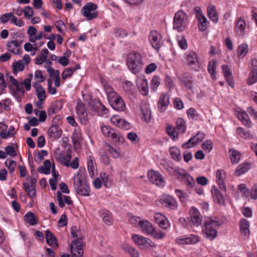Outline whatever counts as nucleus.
Returning a JSON list of instances; mask_svg holds the SVG:
<instances>
[{
    "label": "nucleus",
    "mask_w": 257,
    "mask_h": 257,
    "mask_svg": "<svg viewBox=\"0 0 257 257\" xmlns=\"http://www.w3.org/2000/svg\"><path fill=\"white\" fill-rule=\"evenodd\" d=\"M97 6L93 3H87L81 9V13L88 21L96 18L98 13L96 11Z\"/></svg>",
    "instance_id": "7"
},
{
    "label": "nucleus",
    "mask_w": 257,
    "mask_h": 257,
    "mask_svg": "<svg viewBox=\"0 0 257 257\" xmlns=\"http://www.w3.org/2000/svg\"><path fill=\"white\" fill-rule=\"evenodd\" d=\"M71 252L73 257L82 256L83 250L81 239H77L72 242L71 245Z\"/></svg>",
    "instance_id": "11"
},
{
    "label": "nucleus",
    "mask_w": 257,
    "mask_h": 257,
    "mask_svg": "<svg viewBox=\"0 0 257 257\" xmlns=\"http://www.w3.org/2000/svg\"><path fill=\"white\" fill-rule=\"evenodd\" d=\"M108 101L111 107L118 111H123L125 103L122 98L116 92L111 93L108 95Z\"/></svg>",
    "instance_id": "6"
},
{
    "label": "nucleus",
    "mask_w": 257,
    "mask_h": 257,
    "mask_svg": "<svg viewBox=\"0 0 257 257\" xmlns=\"http://www.w3.org/2000/svg\"><path fill=\"white\" fill-rule=\"evenodd\" d=\"M207 15L209 19L214 23L218 21V16L216 7L210 4L207 7Z\"/></svg>",
    "instance_id": "25"
},
{
    "label": "nucleus",
    "mask_w": 257,
    "mask_h": 257,
    "mask_svg": "<svg viewBox=\"0 0 257 257\" xmlns=\"http://www.w3.org/2000/svg\"><path fill=\"white\" fill-rule=\"evenodd\" d=\"M166 133L173 140L175 141L178 139L177 133L172 125H168L166 127Z\"/></svg>",
    "instance_id": "55"
},
{
    "label": "nucleus",
    "mask_w": 257,
    "mask_h": 257,
    "mask_svg": "<svg viewBox=\"0 0 257 257\" xmlns=\"http://www.w3.org/2000/svg\"><path fill=\"white\" fill-rule=\"evenodd\" d=\"M45 236L46 242L50 246L55 247L58 246L57 239L51 231L46 230L45 232Z\"/></svg>",
    "instance_id": "37"
},
{
    "label": "nucleus",
    "mask_w": 257,
    "mask_h": 257,
    "mask_svg": "<svg viewBox=\"0 0 257 257\" xmlns=\"http://www.w3.org/2000/svg\"><path fill=\"white\" fill-rule=\"evenodd\" d=\"M22 43L21 41L19 42L17 40H12L8 43L7 46L9 51L15 55H19L22 54Z\"/></svg>",
    "instance_id": "18"
},
{
    "label": "nucleus",
    "mask_w": 257,
    "mask_h": 257,
    "mask_svg": "<svg viewBox=\"0 0 257 257\" xmlns=\"http://www.w3.org/2000/svg\"><path fill=\"white\" fill-rule=\"evenodd\" d=\"M25 68L23 60H20L13 64V73L17 74L18 71H22Z\"/></svg>",
    "instance_id": "49"
},
{
    "label": "nucleus",
    "mask_w": 257,
    "mask_h": 257,
    "mask_svg": "<svg viewBox=\"0 0 257 257\" xmlns=\"http://www.w3.org/2000/svg\"><path fill=\"white\" fill-rule=\"evenodd\" d=\"M183 180H184L186 186L188 188H192L195 184L193 178L188 173L185 175Z\"/></svg>",
    "instance_id": "58"
},
{
    "label": "nucleus",
    "mask_w": 257,
    "mask_h": 257,
    "mask_svg": "<svg viewBox=\"0 0 257 257\" xmlns=\"http://www.w3.org/2000/svg\"><path fill=\"white\" fill-rule=\"evenodd\" d=\"M173 173L176 174L177 179L183 180L185 175L187 173L183 169L176 167Z\"/></svg>",
    "instance_id": "61"
},
{
    "label": "nucleus",
    "mask_w": 257,
    "mask_h": 257,
    "mask_svg": "<svg viewBox=\"0 0 257 257\" xmlns=\"http://www.w3.org/2000/svg\"><path fill=\"white\" fill-rule=\"evenodd\" d=\"M102 134L106 137L110 138L115 143H122L124 138L118 133L109 126L101 123L100 125Z\"/></svg>",
    "instance_id": "5"
},
{
    "label": "nucleus",
    "mask_w": 257,
    "mask_h": 257,
    "mask_svg": "<svg viewBox=\"0 0 257 257\" xmlns=\"http://www.w3.org/2000/svg\"><path fill=\"white\" fill-rule=\"evenodd\" d=\"M212 193L213 197L215 198L217 202L220 204H224L225 203V199L223 194L217 189H214L212 190Z\"/></svg>",
    "instance_id": "46"
},
{
    "label": "nucleus",
    "mask_w": 257,
    "mask_h": 257,
    "mask_svg": "<svg viewBox=\"0 0 257 257\" xmlns=\"http://www.w3.org/2000/svg\"><path fill=\"white\" fill-rule=\"evenodd\" d=\"M148 178L150 182L159 186H164L165 181L163 176L157 171L151 170L148 172Z\"/></svg>",
    "instance_id": "13"
},
{
    "label": "nucleus",
    "mask_w": 257,
    "mask_h": 257,
    "mask_svg": "<svg viewBox=\"0 0 257 257\" xmlns=\"http://www.w3.org/2000/svg\"><path fill=\"white\" fill-rule=\"evenodd\" d=\"M126 64L132 73L135 74L139 73L144 66L142 55L137 52H130L126 59Z\"/></svg>",
    "instance_id": "1"
},
{
    "label": "nucleus",
    "mask_w": 257,
    "mask_h": 257,
    "mask_svg": "<svg viewBox=\"0 0 257 257\" xmlns=\"http://www.w3.org/2000/svg\"><path fill=\"white\" fill-rule=\"evenodd\" d=\"M256 63L257 60L256 59L252 60L251 65L253 68L247 79V83L248 85H252L257 81V69L256 68Z\"/></svg>",
    "instance_id": "23"
},
{
    "label": "nucleus",
    "mask_w": 257,
    "mask_h": 257,
    "mask_svg": "<svg viewBox=\"0 0 257 257\" xmlns=\"http://www.w3.org/2000/svg\"><path fill=\"white\" fill-rule=\"evenodd\" d=\"M178 44L183 50H186L187 48L188 45L185 38L182 36H179L177 37Z\"/></svg>",
    "instance_id": "64"
},
{
    "label": "nucleus",
    "mask_w": 257,
    "mask_h": 257,
    "mask_svg": "<svg viewBox=\"0 0 257 257\" xmlns=\"http://www.w3.org/2000/svg\"><path fill=\"white\" fill-rule=\"evenodd\" d=\"M189 220L194 226H198L201 225L202 217L199 210L194 207H192L190 208Z\"/></svg>",
    "instance_id": "14"
},
{
    "label": "nucleus",
    "mask_w": 257,
    "mask_h": 257,
    "mask_svg": "<svg viewBox=\"0 0 257 257\" xmlns=\"http://www.w3.org/2000/svg\"><path fill=\"white\" fill-rule=\"evenodd\" d=\"M149 38L152 47L156 50L159 49L161 46V35L157 31H152L150 33Z\"/></svg>",
    "instance_id": "16"
},
{
    "label": "nucleus",
    "mask_w": 257,
    "mask_h": 257,
    "mask_svg": "<svg viewBox=\"0 0 257 257\" xmlns=\"http://www.w3.org/2000/svg\"><path fill=\"white\" fill-rule=\"evenodd\" d=\"M10 80L11 83L14 85L17 91L21 92L23 95L25 93V90L23 87H21L20 83L16 80L13 76L10 77Z\"/></svg>",
    "instance_id": "60"
},
{
    "label": "nucleus",
    "mask_w": 257,
    "mask_h": 257,
    "mask_svg": "<svg viewBox=\"0 0 257 257\" xmlns=\"http://www.w3.org/2000/svg\"><path fill=\"white\" fill-rule=\"evenodd\" d=\"M204 137L205 135L203 133L199 132L196 135L192 137L191 139H193V142L196 146L204 139Z\"/></svg>",
    "instance_id": "63"
},
{
    "label": "nucleus",
    "mask_w": 257,
    "mask_h": 257,
    "mask_svg": "<svg viewBox=\"0 0 257 257\" xmlns=\"http://www.w3.org/2000/svg\"><path fill=\"white\" fill-rule=\"evenodd\" d=\"M72 139L74 143H76L82 141L81 130L79 127H75L72 136Z\"/></svg>",
    "instance_id": "48"
},
{
    "label": "nucleus",
    "mask_w": 257,
    "mask_h": 257,
    "mask_svg": "<svg viewBox=\"0 0 257 257\" xmlns=\"http://www.w3.org/2000/svg\"><path fill=\"white\" fill-rule=\"evenodd\" d=\"M24 220L31 225L37 223V220L33 213L29 212L24 216Z\"/></svg>",
    "instance_id": "47"
},
{
    "label": "nucleus",
    "mask_w": 257,
    "mask_h": 257,
    "mask_svg": "<svg viewBox=\"0 0 257 257\" xmlns=\"http://www.w3.org/2000/svg\"><path fill=\"white\" fill-rule=\"evenodd\" d=\"M160 84V78L158 76H154L151 81L150 88L152 91L155 92Z\"/></svg>",
    "instance_id": "51"
},
{
    "label": "nucleus",
    "mask_w": 257,
    "mask_h": 257,
    "mask_svg": "<svg viewBox=\"0 0 257 257\" xmlns=\"http://www.w3.org/2000/svg\"><path fill=\"white\" fill-rule=\"evenodd\" d=\"M74 185L75 190L77 194L82 196H89L90 195V190L89 186L85 182H83L80 178L74 180Z\"/></svg>",
    "instance_id": "9"
},
{
    "label": "nucleus",
    "mask_w": 257,
    "mask_h": 257,
    "mask_svg": "<svg viewBox=\"0 0 257 257\" xmlns=\"http://www.w3.org/2000/svg\"><path fill=\"white\" fill-rule=\"evenodd\" d=\"M198 21V29L201 32L205 31L208 27L209 22L204 15L197 18Z\"/></svg>",
    "instance_id": "39"
},
{
    "label": "nucleus",
    "mask_w": 257,
    "mask_h": 257,
    "mask_svg": "<svg viewBox=\"0 0 257 257\" xmlns=\"http://www.w3.org/2000/svg\"><path fill=\"white\" fill-rule=\"evenodd\" d=\"M55 157L57 162L68 167L72 156L70 152L63 151L57 154Z\"/></svg>",
    "instance_id": "15"
},
{
    "label": "nucleus",
    "mask_w": 257,
    "mask_h": 257,
    "mask_svg": "<svg viewBox=\"0 0 257 257\" xmlns=\"http://www.w3.org/2000/svg\"><path fill=\"white\" fill-rule=\"evenodd\" d=\"M176 128L181 133H184L186 129V122L184 119L179 118L176 120Z\"/></svg>",
    "instance_id": "53"
},
{
    "label": "nucleus",
    "mask_w": 257,
    "mask_h": 257,
    "mask_svg": "<svg viewBox=\"0 0 257 257\" xmlns=\"http://www.w3.org/2000/svg\"><path fill=\"white\" fill-rule=\"evenodd\" d=\"M216 182L219 188L225 191L226 190V185L224 182L225 179V172L222 169H218L216 171Z\"/></svg>",
    "instance_id": "20"
},
{
    "label": "nucleus",
    "mask_w": 257,
    "mask_h": 257,
    "mask_svg": "<svg viewBox=\"0 0 257 257\" xmlns=\"http://www.w3.org/2000/svg\"><path fill=\"white\" fill-rule=\"evenodd\" d=\"M238 135L242 138L244 139H251L253 138L248 131L244 130L242 127H238L236 130Z\"/></svg>",
    "instance_id": "52"
},
{
    "label": "nucleus",
    "mask_w": 257,
    "mask_h": 257,
    "mask_svg": "<svg viewBox=\"0 0 257 257\" xmlns=\"http://www.w3.org/2000/svg\"><path fill=\"white\" fill-rule=\"evenodd\" d=\"M33 74H29L26 79L24 80H22L21 82H20V85H23L25 86L26 90L27 91H29L31 88V81L33 78Z\"/></svg>",
    "instance_id": "54"
},
{
    "label": "nucleus",
    "mask_w": 257,
    "mask_h": 257,
    "mask_svg": "<svg viewBox=\"0 0 257 257\" xmlns=\"http://www.w3.org/2000/svg\"><path fill=\"white\" fill-rule=\"evenodd\" d=\"M237 116L244 125L248 127H250L251 126V121L248 117V114L245 111H238Z\"/></svg>",
    "instance_id": "31"
},
{
    "label": "nucleus",
    "mask_w": 257,
    "mask_h": 257,
    "mask_svg": "<svg viewBox=\"0 0 257 257\" xmlns=\"http://www.w3.org/2000/svg\"><path fill=\"white\" fill-rule=\"evenodd\" d=\"M113 33L115 37L121 39L127 36L128 33L126 30L120 28H115L113 29Z\"/></svg>",
    "instance_id": "50"
},
{
    "label": "nucleus",
    "mask_w": 257,
    "mask_h": 257,
    "mask_svg": "<svg viewBox=\"0 0 257 257\" xmlns=\"http://www.w3.org/2000/svg\"><path fill=\"white\" fill-rule=\"evenodd\" d=\"M223 72L224 77L228 83V85L233 87L234 85V82L232 77V73L230 71L228 66L226 65H223L222 66Z\"/></svg>",
    "instance_id": "28"
},
{
    "label": "nucleus",
    "mask_w": 257,
    "mask_h": 257,
    "mask_svg": "<svg viewBox=\"0 0 257 257\" xmlns=\"http://www.w3.org/2000/svg\"><path fill=\"white\" fill-rule=\"evenodd\" d=\"M175 241L180 245H192L198 243L200 241V237L196 234H190L178 236Z\"/></svg>",
    "instance_id": "8"
},
{
    "label": "nucleus",
    "mask_w": 257,
    "mask_h": 257,
    "mask_svg": "<svg viewBox=\"0 0 257 257\" xmlns=\"http://www.w3.org/2000/svg\"><path fill=\"white\" fill-rule=\"evenodd\" d=\"M221 225V222L216 218H208L204 222V233L205 237L210 240L217 236V228Z\"/></svg>",
    "instance_id": "2"
},
{
    "label": "nucleus",
    "mask_w": 257,
    "mask_h": 257,
    "mask_svg": "<svg viewBox=\"0 0 257 257\" xmlns=\"http://www.w3.org/2000/svg\"><path fill=\"white\" fill-rule=\"evenodd\" d=\"M237 116L244 125L248 127H250L251 126V121L248 117V114L245 111H238Z\"/></svg>",
    "instance_id": "30"
},
{
    "label": "nucleus",
    "mask_w": 257,
    "mask_h": 257,
    "mask_svg": "<svg viewBox=\"0 0 257 257\" xmlns=\"http://www.w3.org/2000/svg\"><path fill=\"white\" fill-rule=\"evenodd\" d=\"M80 68V65L79 64H76L74 67H69L66 69L62 73V79H66L71 77L73 72Z\"/></svg>",
    "instance_id": "41"
},
{
    "label": "nucleus",
    "mask_w": 257,
    "mask_h": 257,
    "mask_svg": "<svg viewBox=\"0 0 257 257\" xmlns=\"http://www.w3.org/2000/svg\"><path fill=\"white\" fill-rule=\"evenodd\" d=\"M163 203L165 206L172 209H175L178 207V203L176 199L171 196H167L163 199Z\"/></svg>",
    "instance_id": "27"
},
{
    "label": "nucleus",
    "mask_w": 257,
    "mask_h": 257,
    "mask_svg": "<svg viewBox=\"0 0 257 257\" xmlns=\"http://www.w3.org/2000/svg\"><path fill=\"white\" fill-rule=\"evenodd\" d=\"M248 46L243 43L240 44L237 48V54L239 58H243L248 52Z\"/></svg>",
    "instance_id": "45"
},
{
    "label": "nucleus",
    "mask_w": 257,
    "mask_h": 257,
    "mask_svg": "<svg viewBox=\"0 0 257 257\" xmlns=\"http://www.w3.org/2000/svg\"><path fill=\"white\" fill-rule=\"evenodd\" d=\"M169 103V97L166 94H161L158 102V108L160 111H164Z\"/></svg>",
    "instance_id": "24"
},
{
    "label": "nucleus",
    "mask_w": 257,
    "mask_h": 257,
    "mask_svg": "<svg viewBox=\"0 0 257 257\" xmlns=\"http://www.w3.org/2000/svg\"><path fill=\"white\" fill-rule=\"evenodd\" d=\"M132 238L136 244L142 248H147L152 245V241L149 238L141 235L135 234L132 235Z\"/></svg>",
    "instance_id": "12"
},
{
    "label": "nucleus",
    "mask_w": 257,
    "mask_h": 257,
    "mask_svg": "<svg viewBox=\"0 0 257 257\" xmlns=\"http://www.w3.org/2000/svg\"><path fill=\"white\" fill-rule=\"evenodd\" d=\"M155 218L157 223L162 228L166 229L169 226V222L164 215L158 213L155 215Z\"/></svg>",
    "instance_id": "29"
},
{
    "label": "nucleus",
    "mask_w": 257,
    "mask_h": 257,
    "mask_svg": "<svg viewBox=\"0 0 257 257\" xmlns=\"http://www.w3.org/2000/svg\"><path fill=\"white\" fill-rule=\"evenodd\" d=\"M103 185L106 188H110L112 185V180L108 175L106 173H101L100 175Z\"/></svg>",
    "instance_id": "57"
},
{
    "label": "nucleus",
    "mask_w": 257,
    "mask_h": 257,
    "mask_svg": "<svg viewBox=\"0 0 257 257\" xmlns=\"http://www.w3.org/2000/svg\"><path fill=\"white\" fill-rule=\"evenodd\" d=\"M229 156L232 164H237L240 160L241 153L233 148L229 150Z\"/></svg>",
    "instance_id": "35"
},
{
    "label": "nucleus",
    "mask_w": 257,
    "mask_h": 257,
    "mask_svg": "<svg viewBox=\"0 0 257 257\" xmlns=\"http://www.w3.org/2000/svg\"><path fill=\"white\" fill-rule=\"evenodd\" d=\"M95 159L93 156H89L87 160V170L91 177L95 174Z\"/></svg>",
    "instance_id": "43"
},
{
    "label": "nucleus",
    "mask_w": 257,
    "mask_h": 257,
    "mask_svg": "<svg viewBox=\"0 0 257 257\" xmlns=\"http://www.w3.org/2000/svg\"><path fill=\"white\" fill-rule=\"evenodd\" d=\"M38 171L40 173L48 175L51 172V162L49 160H47L44 162V166L38 168Z\"/></svg>",
    "instance_id": "42"
},
{
    "label": "nucleus",
    "mask_w": 257,
    "mask_h": 257,
    "mask_svg": "<svg viewBox=\"0 0 257 257\" xmlns=\"http://www.w3.org/2000/svg\"><path fill=\"white\" fill-rule=\"evenodd\" d=\"M251 165L249 163H244L238 166L236 168L234 174L237 176H240L247 172L250 168Z\"/></svg>",
    "instance_id": "34"
},
{
    "label": "nucleus",
    "mask_w": 257,
    "mask_h": 257,
    "mask_svg": "<svg viewBox=\"0 0 257 257\" xmlns=\"http://www.w3.org/2000/svg\"><path fill=\"white\" fill-rule=\"evenodd\" d=\"M134 87V84L130 81L125 80L122 83L123 89L126 92L131 93Z\"/></svg>",
    "instance_id": "62"
},
{
    "label": "nucleus",
    "mask_w": 257,
    "mask_h": 257,
    "mask_svg": "<svg viewBox=\"0 0 257 257\" xmlns=\"http://www.w3.org/2000/svg\"><path fill=\"white\" fill-rule=\"evenodd\" d=\"M170 155L174 160L180 162L182 159L180 151L179 149L176 147H172L170 149Z\"/></svg>",
    "instance_id": "44"
},
{
    "label": "nucleus",
    "mask_w": 257,
    "mask_h": 257,
    "mask_svg": "<svg viewBox=\"0 0 257 257\" xmlns=\"http://www.w3.org/2000/svg\"><path fill=\"white\" fill-rule=\"evenodd\" d=\"M94 111L99 116H103L108 113V109L100 102L98 101L93 106Z\"/></svg>",
    "instance_id": "32"
},
{
    "label": "nucleus",
    "mask_w": 257,
    "mask_h": 257,
    "mask_svg": "<svg viewBox=\"0 0 257 257\" xmlns=\"http://www.w3.org/2000/svg\"><path fill=\"white\" fill-rule=\"evenodd\" d=\"M188 22L187 14L182 10L175 13L173 21V28L178 32L183 31Z\"/></svg>",
    "instance_id": "3"
},
{
    "label": "nucleus",
    "mask_w": 257,
    "mask_h": 257,
    "mask_svg": "<svg viewBox=\"0 0 257 257\" xmlns=\"http://www.w3.org/2000/svg\"><path fill=\"white\" fill-rule=\"evenodd\" d=\"M141 117L146 122H150L152 117V111L150 106L145 104L141 107Z\"/></svg>",
    "instance_id": "21"
},
{
    "label": "nucleus",
    "mask_w": 257,
    "mask_h": 257,
    "mask_svg": "<svg viewBox=\"0 0 257 257\" xmlns=\"http://www.w3.org/2000/svg\"><path fill=\"white\" fill-rule=\"evenodd\" d=\"M62 108V103L61 101L57 100L53 102L49 108L48 113L50 114L57 113Z\"/></svg>",
    "instance_id": "38"
},
{
    "label": "nucleus",
    "mask_w": 257,
    "mask_h": 257,
    "mask_svg": "<svg viewBox=\"0 0 257 257\" xmlns=\"http://www.w3.org/2000/svg\"><path fill=\"white\" fill-rule=\"evenodd\" d=\"M179 79L186 89L189 90L192 89L193 80L192 76L190 73L188 72L183 73L179 77Z\"/></svg>",
    "instance_id": "19"
},
{
    "label": "nucleus",
    "mask_w": 257,
    "mask_h": 257,
    "mask_svg": "<svg viewBox=\"0 0 257 257\" xmlns=\"http://www.w3.org/2000/svg\"><path fill=\"white\" fill-rule=\"evenodd\" d=\"M175 194L181 202H185L188 199V195L180 189H176Z\"/></svg>",
    "instance_id": "59"
},
{
    "label": "nucleus",
    "mask_w": 257,
    "mask_h": 257,
    "mask_svg": "<svg viewBox=\"0 0 257 257\" xmlns=\"http://www.w3.org/2000/svg\"><path fill=\"white\" fill-rule=\"evenodd\" d=\"M186 64L187 66L196 71H198L201 68V61L197 53L190 50L186 52L185 54Z\"/></svg>",
    "instance_id": "4"
},
{
    "label": "nucleus",
    "mask_w": 257,
    "mask_h": 257,
    "mask_svg": "<svg viewBox=\"0 0 257 257\" xmlns=\"http://www.w3.org/2000/svg\"><path fill=\"white\" fill-rule=\"evenodd\" d=\"M139 227L141 229L142 232L146 235L152 233L154 228L153 225L147 220H142Z\"/></svg>",
    "instance_id": "22"
},
{
    "label": "nucleus",
    "mask_w": 257,
    "mask_h": 257,
    "mask_svg": "<svg viewBox=\"0 0 257 257\" xmlns=\"http://www.w3.org/2000/svg\"><path fill=\"white\" fill-rule=\"evenodd\" d=\"M76 111L79 122L83 125H86L88 121V118L85 105L81 102H78L76 106Z\"/></svg>",
    "instance_id": "10"
},
{
    "label": "nucleus",
    "mask_w": 257,
    "mask_h": 257,
    "mask_svg": "<svg viewBox=\"0 0 257 257\" xmlns=\"http://www.w3.org/2000/svg\"><path fill=\"white\" fill-rule=\"evenodd\" d=\"M57 197L58 205L61 208L64 207L65 204L64 202L68 205H71L72 204V201L71 200V198L68 196L63 195L62 193L59 191H57Z\"/></svg>",
    "instance_id": "26"
},
{
    "label": "nucleus",
    "mask_w": 257,
    "mask_h": 257,
    "mask_svg": "<svg viewBox=\"0 0 257 257\" xmlns=\"http://www.w3.org/2000/svg\"><path fill=\"white\" fill-rule=\"evenodd\" d=\"M138 87L142 93L144 95H146L149 91L148 83L147 79H141L137 82Z\"/></svg>",
    "instance_id": "33"
},
{
    "label": "nucleus",
    "mask_w": 257,
    "mask_h": 257,
    "mask_svg": "<svg viewBox=\"0 0 257 257\" xmlns=\"http://www.w3.org/2000/svg\"><path fill=\"white\" fill-rule=\"evenodd\" d=\"M249 222L246 219L242 218L240 220L239 227L242 234L244 235L249 234Z\"/></svg>",
    "instance_id": "40"
},
{
    "label": "nucleus",
    "mask_w": 257,
    "mask_h": 257,
    "mask_svg": "<svg viewBox=\"0 0 257 257\" xmlns=\"http://www.w3.org/2000/svg\"><path fill=\"white\" fill-rule=\"evenodd\" d=\"M48 133L52 138L58 139L61 136L62 131L59 126L55 125L49 128Z\"/></svg>",
    "instance_id": "36"
},
{
    "label": "nucleus",
    "mask_w": 257,
    "mask_h": 257,
    "mask_svg": "<svg viewBox=\"0 0 257 257\" xmlns=\"http://www.w3.org/2000/svg\"><path fill=\"white\" fill-rule=\"evenodd\" d=\"M35 93L39 100L44 101L46 97V91L42 85L39 86Z\"/></svg>",
    "instance_id": "56"
},
{
    "label": "nucleus",
    "mask_w": 257,
    "mask_h": 257,
    "mask_svg": "<svg viewBox=\"0 0 257 257\" xmlns=\"http://www.w3.org/2000/svg\"><path fill=\"white\" fill-rule=\"evenodd\" d=\"M246 23L245 21L241 18L236 19L235 23L234 31L235 34L239 37H242L245 34Z\"/></svg>",
    "instance_id": "17"
}]
</instances>
